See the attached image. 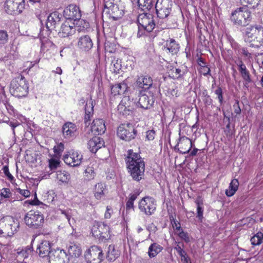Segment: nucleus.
I'll use <instances>...</instances> for the list:
<instances>
[{
    "label": "nucleus",
    "mask_w": 263,
    "mask_h": 263,
    "mask_svg": "<svg viewBox=\"0 0 263 263\" xmlns=\"http://www.w3.org/2000/svg\"><path fill=\"white\" fill-rule=\"evenodd\" d=\"M128 172L133 179L139 181L143 178L145 172V163L140 155L129 149L125 158Z\"/></svg>",
    "instance_id": "1"
},
{
    "label": "nucleus",
    "mask_w": 263,
    "mask_h": 263,
    "mask_svg": "<svg viewBox=\"0 0 263 263\" xmlns=\"http://www.w3.org/2000/svg\"><path fill=\"white\" fill-rule=\"evenodd\" d=\"M104 7L102 11V17L104 20L112 19L114 21L121 18L124 15L123 7L121 4L104 0ZM107 22L103 24V28L105 29Z\"/></svg>",
    "instance_id": "2"
},
{
    "label": "nucleus",
    "mask_w": 263,
    "mask_h": 263,
    "mask_svg": "<svg viewBox=\"0 0 263 263\" xmlns=\"http://www.w3.org/2000/svg\"><path fill=\"white\" fill-rule=\"evenodd\" d=\"M252 20L250 11L240 7L233 11L231 16V21L234 25L245 27L248 25Z\"/></svg>",
    "instance_id": "3"
},
{
    "label": "nucleus",
    "mask_w": 263,
    "mask_h": 263,
    "mask_svg": "<svg viewBox=\"0 0 263 263\" xmlns=\"http://www.w3.org/2000/svg\"><path fill=\"white\" fill-rule=\"evenodd\" d=\"M29 87L24 77L21 76L11 82L10 91L15 97L22 98L27 96Z\"/></svg>",
    "instance_id": "4"
},
{
    "label": "nucleus",
    "mask_w": 263,
    "mask_h": 263,
    "mask_svg": "<svg viewBox=\"0 0 263 263\" xmlns=\"http://www.w3.org/2000/svg\"><path fill=\"white\" fill-rule=\"evenodd\" d=\"M246 42L254 44L263 43V28L257 25H253L246 28L244 32Z\"/></svg>",
    "instance_id": "5"
},
{
    "label": "nucleus",
    "mask_w": 263,
    "mask_h": 263,
    "mask_svg": "<svg viewBox=\"0 0 263 263\" xmlns=\"http://www.w3.org/2000/svg\"><path fill=\"white\" fill-rule=\"evenodd\" d=\"M24 221L27 226L33 229H37L43 226L44 216L38 211H30L25 216Z\"/></svg>",
    "instance_id": "6"
},
{
    "label": "nucleus",
    "mask_w": 263,
    "mask_h": 263,
    "mask_svg": "<svg viewBox=\"0 0 263 263\" xmlns=\"http://www.w3.org/2000/svg\"><path fill=\"white\" fill-rule=\"evenodd\" d=\"M137 22L139 29H142L148 32L152 31L156 26L153 15L148 13L139 14Z\"/></svg>",
    "instance_id": "7"
},
{
    "label": "nucleus",
    "mask_w": 263,
    "mask_h": 263,
    "mask_svg": "<svg viewBox=\"0 0 263 263\" xmlns=\"http://www.w3.org/2000/svg\"><path fill=\"white\" fill-rule=\"evenodd\" d=\"M91 232L95 237L101 240L108 239L110 237L109 227L104 222L96 223L92 228Z\"/></svg>",
    "instance_id": "8"
},
{
    "label": "nucleus",
    "mask_w": 263,
    "mask_h": 263,
    "mask_svg": "<svg viewBox=\"0 0 263 263\" xmlns=\"http://www.w3.org/2000/svg\"><path fill=\"white\" fill-rule=\"evenodd\" d=\"M138 207L140 211L145 215H152L156 209V201L152 197H144L139 202Z\"/></svg>",
    "instance_id": "9"
},
{
    "label": "nucleus",
    "mask_w": 263,
    "mask_h": 263,
    "mask_svg": "<svg viewBox=\"0 0 263 263\" xmlns=\"http://www.w3.org/2000/svg\"><path fill=\"white\" fill-rule=\"evenodd\" d=\"M84 256L89 263H100L103 258L102 249L97 246L90 247L85 252Z\"/></svg>",
    "instance_id": "10"
},
{
    "label": "nucleus",
    "mask_w": 263,
    "mask_h": 263,
    "mask_svg": "<svg viewBox=\"0 0 263 263\" xmlns=\"http://www.w3.org/2000/svg\"><path fill=\"white\" fill-rule=\"evenodd\" d=\"M172 3L170 0H157L155 5L157 14L160 18H165L172 11Z\"/></svg>",
    "instance_id": "11"
},
{
    "label": "nucleus",
    "mask_w": 263,
    "mask_h": 263,
    "mask_svg": "<svg viewBox=\"0 0 263 263\" xmlns=\"http://www.w3.org/2000/svg\"><path fill=\"white\" fill-rule=\"evenodd\" d=\"M7 13L17 15L22 12L25 8L24 0H6L5 6Z\"/></svg>",
    "instance_id": "12"
},
{
    "label": "nucleus",
    "mask_w": 263,
    "mask_h": 263,
    "mask_svg": "<svg viewBox=\"0 0 263 263\" xmlns=\"http://www.w3.org/2000/svg\"><path fill=\"white\" fill-rule=\"evenodd\" d=\"M136 130L130 124L122 125L117 129L118 136L122 140L129 141L135 138Z\"/></svg>",
    "instance_id": "13"
},
{
    "label": "nucleus",
    "mask_w": 263,
    "mask_h": 263,
    "mask_svg": "<svg viewBox=\"0 0 263 263\" xmlns=\"http://www.w3.org/2000/svg\"><path fill=\"white\" fill-rule=\"evenodd\" d=\"M61 15L58 11H54L51 13L47 17L46 23V28L48 30L46 31V33L44 34V30H41L40 31L41 36L45 37V35H48L49 32L54 30L61 21Z\"/></svg>",
    "instance_id": "14"
},
{
    "label": "nucleus",
    "mask_w": 263,
    "mask_h": 263,
    "mask_svg": "<svg viewBox=\"0 0 263 263\" xmlns=\"http://www.w3.org/2000/svg\"><path fill=\"white\" fill-rule=\"evenodd\" d=\"M137 92H133L129 96L124 97L118 106V110L132 111L137 106Z\"/></svg>",
    "instance_id": "15"
},
{
    "label": "nucleus",
    "mask_w": 263,
    "mask_h": 263,
    "mask_svg": "<svg viewBox=\"0 0 263 263\" xmlns=\"http://www.w3.org/2000/svg\"><path fill=\"white\" fill-rule=\"evenodd\" d=\"M83 156L77 151H71L63 156V159L65 163L72 167L80 165Z\"/></svg>",
    "instance_id": "16"
},
{
    "label": "nucleus",
    "mask_w": 263,
    "mask_h": 263,
    "mask_svg": "<svg viewBox=\"0 0 263 263\" xmlns=\"http://www.w3.org/2000/svg\"><path fill=\"white\" fill-rule=\"evenodd\" d=\"M50 263H68L69 261L66 253L63 250H54L50 253Z\"/></svg>",
    "instance_id": "17"
},
{
    "label": "nucleus",
    "mask_w": 263,
    "mask_h": 263,
    "mask_svg": "<svg viewBox=\"0 0 263 263\" xmlns=\"http://www.w3.org/2000/svg\"><path fill=\"white\" fill-rule=\"evenodd\" d=\"M64 16L67 21L79 20L81 17L79 8L74 4H70L64 10Z\"/></svg>",
    "instance_id": "18"
},
{
    "label": "nucleus",
    "mask_w": 263,
    "mask_h": 263,
    "mask_svg": "<svg viewBox=\"0 0 263 263\" xmlns=\"http://www.w3.org/2000/svg\"><path fill=\"white\" fill-rule=\"evenodd\" d=\"M154 103V100L152 97H148L142 91L137 93V106L144 109H148Z\"/></svg>",
    "instance_id": "19"
},
{
    "label": "nucleus",
    "mask_w": 263,
    "mask_h": 263,
    "mask_svg": "<svg viewBox=\"0 0 263 263\" xmlns=\"http://www.w3.org/2000/svg\"><path fill=\"white\" fill-rule=\"evenodd\" d=\"M76 28L74 23L71 21H66L61 26L58 34L62 37L72 35L75 33Z\"/></svg>",
    "instance_id": "20"
},
{
    "label": "nucleus",
    "mask_w": 263,
    "mask_h": 263,
    "mask_svg": "<svg viewBox=\"0 0 263 263\" xmlns=\"http://www.w3.org/2000/svg\"><path fill=\"white\" fill-rule=\"evenodd\" d=\"M192 147V142L187 137H181L178 143L175 146V148L182 154H186L189 153Z\"/></svg>",
    "instance_id": "21"
},
{
    "label": "nucleus",
    "mask_w": 263,
    "mask_h": 263,
    "mask_svg": "<svg viewBox=\"0 0 263 263\" xmlns=\"http://www.w3.org/2000/svg\"><path fill=\"white\" fill-rule=\"evenodd\" d=\"M62 133L63 136L65 138H72L76 137L77 135V126L72 122H66L63 125Z\"/></svg>",
    "instance_id": "22"
},
{
    "label": "nucleus",
    "mask_w": 263,
    "mask_h": 263,
    "mask_svg": "<svg viewBox=\"0 0 263 263\" xmlns=\"http://www.w3.org/2000/svg\"><path fill=\"white\" fill-rule=\"evenodd\" d=\"M77 46L80 50L87 51L92 47L93 43L89 35H84L79 37Z\"/></svg>",
    "instance_id": "23"
},
{
    "label": "nucleus",
    "mask_w": 263,
    "mask_h": 263,
    "mask_svg": "<svg viewBox=\"0 0 263 263\" xmlns=\"http://www.w3.org/2000/svg\"><path fill=\"white\" fill-rule=\"evenodd\" d=\"M51 250V243L49 241L44 240L41 242L37 247V253L41 257H48L49 258Z\"/></svg>",
    "instance_id": "24"
},
{
    "label": "nucleus",
    "mask_w": 263,
    "mask_h": 263,
    "mask_svg": "<svg viewBox=\"0 0 263 263\" xmlns=\"http://www.w3.org/2000/svg\"><path fill=\"white\" fill-rule=\"evenodd\" d=\"M153 83L151 77L147 76H140L138 77L136 84L139 88L146 90L152 87Z\"/></svg>",
    "instance_id": "25"
},
{
    "label": "nucleus",
    "mask_w": 263,
    "mask_h": 263,
    "mask_svg": "<svg viewBox=\"0 0 263 263\" xmlns=\"http://www.w3.org/2000/svg\"><path fill=\"white\" fill-rule=\"evenodd\" d=\"M91 132L94 135H101L104 134L106 130L104 121L102 119H96L92 123L91 127Z\"/></svg>",
    "instance_id": "26"
},
{
    "label": "nucleus",
    "mask_w": 263,
    "mask_h": 263,
    "mask_svg": "<svg viewBox=\"0 0 263 263\" xmlns=\"http://www.w3.org/2000/svg\"><path fill=\"white\" fill-rule=\"evenodd\" d=\"M87 145L92 153H96L99 149L104 146V142L100 138L95 137L88 142Z\"/></svg>",
    "instance_id": "27"
},
{
    "label": "nucleus",
    "mask_w": 263,
    "mask_h": 263,
    "mask_svg": "<svg viewBox=\"0 0 263 263\" xmlns=\"http://www.w3.org/2000/svg\"><path fill=\"white\" fill-rule=\"evenodd\" d=\"M180 46L174 39H170L166 41L164 46V50L172 55L176 54L179 50Z\"/></svg>",
    "instance_id": "28"
},
{
    "label": "nucleus",
    "mask_w": 263,
    "mask_h": 263,
    "mask_svg": "<svg viewBox=\"0 0 263 263\" xmlns=\"http://www.w3.org/2000/svg\"><path fill=\"white\" fill-rule=\"evenodd\" d=\"M238 66V70L245 81V85H247L251 82V75L249 71L247 70L246 65L242 61H239L237 63Z\"/></svg>",
    "instance_id": "29"
},
{
    "label": "nucleus",
    "mask_w": 263,
    "mask_h": 263,
    "mask_svg": "<svg viewBox=\"0 0 263 263\" xmlns=\"http://www.w3.org/2000/svg\"><path fill=\"white\" fill-rule=\"evenodd\" d=\"M107 193L106 185L102 182L97 183L94 189L95 197L97 199H100L103 198Z\"/></svg>",
    "instance_id": "30"
},
{
    "label": "nucleus",
    "mask_w": 263,
    "mask_h": 263,
    "mask_svg": "<svg viewBox=\"0 0 263 263\" xmlns=\"http://www.w3.org/2000/svg\"><path fill=\"white\" fill-rule=\"evenodd\" d=\"M85 110L84 123L85 126H88L90 124V118L93 115V105L92 101L90 100L88 102H86Z\"/></svg>",
    "instance_id": "31"
},
{
    "label": "nucleus",
    "mask_w": 263,
    "mask_h": 263,
    "mask_svg": "<svg viewBox=\"0 0 263 263\" xmlns=\"http://www.w3.org/2000/svg\"><path fill=\"white\" fill-rule=\"evenodd\" d=\"M127 89V85L125 83H120L113 85L111 87V93L114 96L124 93Z\"/></svg>",
    "instance_id": "32"
},
{
    "label": "nucleus",
    "mask_w": 263,
    "mask_h": 263,
    "mask_svg": "<svg viewBox=\"0 0 263 263\" xmlns=\"http://www.w3.org/2000/svg\"><path fill=\"white\" fill-rule=\"evenodd\" d=\"M120 255V251L115 248L113 245L109 246L106 255L107 259L109 261H113L116 260Z\"/></svg>",
    "instance_id": "33"
},
{
    "label": "nucleus",
    "mask_w": 263,
    "mask_h": 263,
    "mask_svg": "<svg viewBox=\"0 0 263 263\" xmlns=\"http://www.w3.org/2000/svg\"><path fill=\"white\" fill-rule=\"evenodd\" d=\"M239 186V182L237 179H233L230 183L229 189L226 190V194L228 197L232 196L237 191Z\"/></svg>",
    "instance_id": "34"
},
{
    "label": "nucleus",
    "mask_w": 263,
    "mask_h": 263,
    "mask_svg": "<svg viewBox=\"0 0 263 263\" xmlns=\"http://www.w3.org/2000/svg\"><path fill=\"white\" fill-rule=\"evenodd\" d=\"M163 248L157 243H152L148 248V254L151 258L155 257L162 250Z\"/></svg>",
    "instance_id": "35"
},
{
    "label": "nucleus",
    "mask_w": 263,
    "mask_h": 263,
    "mask_svg": "<svg viewBox=\"0 0 263 263\" xmlns=\"http://www.w3.org/2000/svg\"><path fill=\"white\" fill-rule=\"evenodd\" d=\"M68 252L69 255L75 257H79L82 253L80 247L76 244L70 245L68 248Z\"/></svg>",
    "instance_id": "36"
},
{
    "label": "nucleus",
    "mask_w": 263,
    "mask_h": 263,
    "mask_svg": "<svg viewBox=\"0 0 263 263\" xmlns=\"http://www.w3.org/2000/svg\"><path fill=\"white\" fill-rule=\"evenodd\" d=\"M138 7L143 11L149 10L153 6V0H137Z\"/></svg>",
    "instance_id": "37"
},
{
    "label": "nucleus",
    "mask_w": 263,
    "mask_h": 263,
    "mask_svg": "<svg viewBox=\"0 0 263 263\" xmlns=\"http://www.w3.org/2000/svg\"><path fill=\"white\" fill-rule=\"evenodd\" d=\"M56 175L57 178L62 183H68L70 178L69 174L65 171H58Z\"/></svg>",
    "instance_id": "38"
},
{
    "label": "nucleus",
    "mask_w": 263,
    "mask_h": 263,
    "mask_svg": "<svg viewBox=\"0 0 263 263\" xmlns=\"http://www.w3.org/2000/svg\"><path fill=\"white\" fill-rule=\"evenodd\" d=\"M18 227L17 223L13 222V223L8 224L6 226L5 228V234L8 236H11L17 231V228Z\"/></svg>",
    "instance_id": "39"
},
{
    "label": "nucleus",
    "mask_w": 263,
    "mask_h": 263,
    "mask_svg": "<svg viewBox=\"0 0 263 263\" xmlns=\"http://www.w3.org/2000/svg\"><path fill=\"white\" fill-rule=\"evenodd\" d=\"M32 253V250L31 248L29 246L26 247L24 249H22L20 251H17V257L21 259L22 258L25 259L27 258L29 255Z\"/></svg>",
    "instance_id": "40"
},
{
    "label": "nucleus",
    "mask_w": 263,
    "mask_h": 263,
    "mask_svg": "<svg viewBox=\"0 0 263 263\" xmlns=\"http://www.w3.org/2000/svg\"><path fill=\"white\" fill-rule=\"evenodd\" d=\"M251 243L257 246L263 243V233L258 232L251 238Z\"/></svg>",
    "instance_id": "41"
},
{
    "label": "nucleus",
    "mask_w": 263,
    "mask_h": 263,
    "mask_svg": "<svg viewBox=\"0 0 263 263\" xmlns=\"http://www.w3.org/2000/svg\"><path fill=\"white\" fill-rule=\"evenodd\" d=\"M9 40L8 32L5 30H0V47L6 44Z\"/></svg>",
    "instance_id": "42"
},
{
    "label": "nucleus",
    "mask_w": 263,
    "mask_h": 263,
    "mask_svg": "<svg viewBox=\"0 0 263 263\" xmlns=\"http://www.w3.org/2000/svg\"><path fill=\"white\" fill-rule=\"evenodd\" d=\"M260 0H240L241 3L243 5H250V7L256 8L259 5Z\"/></svg>",
    "instance_id": "43"
},
{
    "label": "nucleus",
    "mask_w": 263,
    "mask_h": 263,
    "mask_svg": "<svg viewBox=\"0 0 263 263\" xmlns=\"http://www.w3.org/2000/svg\"><path fill=\"white\" fill-rule=\"evenodd\" d=\"M195 203L197 205V217H198L200 220H201L203 218V209L202 206V203H200V201L199 200H196Z\"/></svg>",
    "instance_id": "44"
},
{
    "label": "nucleus",
    "mask_w": 263,
    "mask_h": 263,
    "mask_svg": "<svg viewBox=\"0 0 263 263\" xmlns=\"http://www.w3.org/2000/svg\"><path fill=\"white\" fill-rule=\"evenodd\" d=\"M137 198V195L136 194H131L130 197L126 202V206L127 209H132L134 206V202Z\"/></svg>",
    "instance_id": "45"
},
{
    "label": "nucleus",
    "mask_w": 263,
    "mask_h": 263,
    "mask_svg": "<svg viewBox=\"0 0 263 263\" xmlns=\"http://www.w3.org/2000/svg\"><path fill=\"white\" fill-rule=\"evenodd\" d=\"M111 69L112 71L116 73H119V71L121 68V65L120 62H119L118 60L115 61H113L111 64Z\"/></svg>",
    "instance_id": "46"
},
{
    "label": "nucleus",
    "mask_w": 263,
    "mask_h": 263,
    "mask_svg": "<svg viewBox=\"0 0 263 263\" xmlns=\"http://www.w3.org/2000/svg\"><path fill=\"white\" fill-rule=\"evenodd\" d=\"M85 176L88 180H90L94 178L95 173L92 167H88L85 170Z\"/></svg>",
    "instance_id": "47"
},
{
    "label": "nucleus",
    "mask_w": 263,
    "mask_h": 263,
    "mask_svg": "<svg viewBox=\"0 0 263 263\" xmlns=\"http://www.w3.org/2000/svg\"><path fill=\"white\" fill-rule=\"evenodd\" d=\"M170 220L174 229L179 231L181 230L180 223L173 216L170 217Z\"/></svg>",
    "instance_id": "48"
},
{
    "label": "nucleus",
    "mask_w": 263,
    "mask_h": 263,
    "mask_svg": "<svg viewBox=\"0 0 263 263\" xmlns=\"http://www.w3.org/2000/svg\"><path fill=\"white\" fill-rule=\"evenodd\" d=\"M105 50L106 52L112 53L115 51V45L109 42H106L105 43Z\"/></svg>",
    "instance_id": "49"
},
{
    "label": "nucleus",
    "mask_w": 263,
    "mask_h": 263,
    "mask_svg": "<svg viewBox=\"0 0 263 263\" xmlns=\"http://www.w3.org/2000/svg\"><path fill=\"white\" fill-rule=\"evenodd\" d=\"M215 93L217 96L219 103L222 104L223 99L221 88L220 87H218L215 90Z\"/></svg>",
    "instance_id": "50"
},
{
    "label": "nucleus",
    "mask_w": 263,
    "mask_h": 263,
    "mask_svg": "<svg viewBox=\"0 0 263 263\" xmlns=\"http://www.w3.org/2000/svg\"><path fill=\"white\" fill-rule=\"evenodd\" d=\"M178 236L180 238L184 240L186 242H189L190 240L187 233L184 232L182 230L180 231V232L178 233Z\"/></svg>",
    "instance_id": "51"
},
{
    "label": "nucleus",
    "mask_w": 263,
    "mask_h": 263,
    "mask_svg": "<svg viewBox=\"0 0 263 263\" xmlns=\"http://www.w3.org/2000/svg\"><path fill=\"white\" fill-rule=\"evenodd\" d=\"M59 165V162L55 159H51L49 161V166L51 170L56 169Z\"/></svg>",
    "instance_id": "52"
},
{
    "label": "nucleus",
    "mask_w": 263,
    "mask_h": 263,
    "mask_svg": "<svg viewBox=\"0 0 263 263\" xmlns=\"http://www.w3.org/2000/svg\"><path fill=\"white\" fill-rule=\"evenodd\" d=\"M172 77L174 79H177L181 77V70L179 68H175L171 70Z\"/></svg>",
    "instance_id": "53"
},
{
    "label": "nucleus",
    "mask_w": 263,
    "mask_h": 263,
    "mask_svg": "<svg viewBox=\"0 0 263 263\" xmlns=\"http://www.w3.org/2000/svg\"><path fill=\"white\" fill-rule=\"evenodd\" d=\"M113 214V210L110 206H107L106 207V210L104 214V217L106 219H109L111 218L112 214Z\"/></svg>",
    "instance_id": "54"
},
{
    "label": "nucleus",
    "mask_w": 263,
    "mask_h": 263,
    "mask_svg": "<svg viewBox=\"0 0 263 263\" xmlns=\"http://www.w3.org/2000/svg\"><path fill=\"white\" fill-rule=\"evenodd\" d=\"M155 136V132L154 130H149L146 132V138L148 140H153L154 139Z\"/></svg>",
    "instance_id": "55"
},
{
    "label": "nucleus",
    "mask_w": 263,
    "mask_h": 263,
    "mask_svg": "<svg viewBox=\"0 0 263 263\" xmlns=\"http://www.w3.org/2000/svg\"><path fill=\"white\" fill-rule=\"evenodd\" d=\"M1 195L2 196L4 197L5 198H9L11 195L10 190L7 188L3 189L1 193Z\"/></svg>",
    "instance_id": "56"
},
{
    "label": "nucleus",
    "mask_w": 263,
    "mask_h": 263,
    "mask_svg": "<svg viewBox=\"0 0 263 263\" xmlns=\"http://www.w3.org/2000/svg\"><path fill=\"white\" fill-rule=\"evenodd\" d=\"M175 249L177 251V253L180 256V257L183 256L184 255H186L185 252L179 245H177L175 247Z\"/></svg>",
    "instance_id": "57"
},
{
    "label": "nucleus",
    "mask_w": 263,
    "mask_h": 263,
    "mask_svg": "<svg viewBox=\"0 0 263 263\" xmlns=\"http://www.w3.org/2000/svg\"><path fill=\"white\" fill-rule=\"evenodd\" d=\"M29 203L31 205H40L42 204V202L38 200L36 197V194H35V197L33 200H31L29 201Z\"/></svg>",
    "instance_id": "58"
},
{
    "label": "nucleus",
    "mask_w": 263,
    "mask_h": 263,
    "mask_svg": "<svg viewBox=\"0 0 263 263\" xmlns=\"http://www.w3.org/2000/svg\"><path fill=\"white\" fill-rule=\"evenodd\" d=\"M3 170L4 171V174L6 175V176H7L8 177V178L9 179H10V180H12L13 179V176L10 173V172L9 171V168H8V166H6V165L4 166L3 167Z\"/></svg>",
    "instance_id": "59"
},
{
    "label": "nucleus",
    "mask_w": 263,
    "mask_h": 263,
    "mask_svg": "<svg viewBox=\"0 0 263 263\" xmlns=\"http://www.w3.org/2000/svg\"><path fill=\"white\" fill-rule=\"evenodd\" d=\"M64 148V144L62 143H60L57 145V147H54V152L59 154L63 151Z\"/></svg>",
    "instance_id": "60"
},
{
    "label": "nucleus",
    "mask_w": 263,
    "mask_h": 263,
    "mask_svg": "<svg viewBox=\"0 0 263 263\" xmlns=\"http://www.w3.org/2000/svg\"><path fill=\"white\" fill-rule=\"evenodd\" d=\"M60 211L61 212V214L64 215L65 217L67 219L68 221H70L71 215H70V211L71 210H60Z\"/></svg>",
    "instance_id": "61"
},
{
    "label": "nucleus",
    "mask_w": 263,
    "mask_h": 263,
    "mask_svg": "<svg viewBox=\"0 0 263 263\" xmlns=\"http://www.w3.org/2000/svg\"><path fill=\"white\" fill-rule=\"evenodd\" d=\"M233 108L234 109V112L235 114L238 115L241 113V109L239 107V103L238 101L236 102L233 105Z\"/></svg>",
    "instance_id": "62"
},
{
    "label": "nucleus",
    "mask_w": 263,
    "mask_h": 263,
    "mask_svg": "<svg viewBox=\"0 0 263 263\" xmlns=\"http://www.w3.org/2000/svg\"><path fill=\"white\" fill-rule=\"evenodd\" d=\"M19 193L25 197H28L30 195V191L28 190L19 189Z\"/></svg>",
    "instance_id": "63"
},
{
    "label": "nucleus",
    "mask_w": 263,
    "mask_h": 263,
    "mask_svg": "<svg viewBox=\"0 0 263 263\" xmlns=\"http://www.w3.org/2000/svg\"><path fill=\"white\" fill-rule=\"evenodd\" d=\"M8 123L12 127L13 134H15L14 128L16 126H17L19 125V124L18 123V122L17 121H16L15 122H13L12 121H8Z\"/></svg>",
    "instance_id": "64"
}]
</instances>
